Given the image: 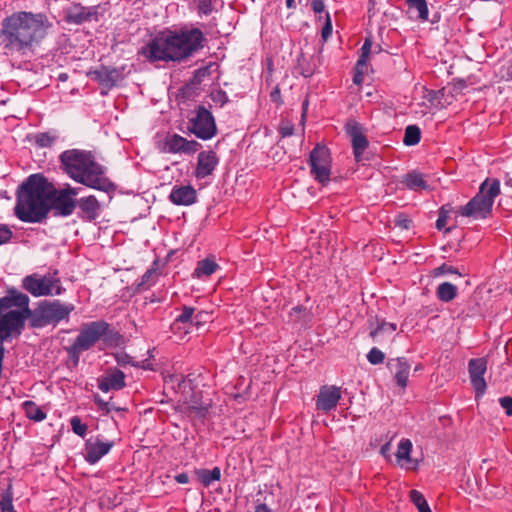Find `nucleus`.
Masks as SVG:
<instances>
[{"instance_id":"nucleus-27","label":"nucleus","mask_w":512,"mask_h":512,"mask_svg":"<svg viewBox=\"0 0 512 512\" xmlns=\"http://www.w3.org/2000/svg\"><path fill=\"white\" fill-rule=\"evenodd\" d=\"M436 295L439 300L450 302L457 296V288L450 282H443L437 287Z\"/></svg>"},{"instance_id":"nucleus-32","label":"nucleus","mask_w":512,"mask_h":512,"mask_svg":"<svg viewBox=\"0 0 512 512\" xmlns=\"http://www.w3.org/2000/svg\"><path fill=\"white\" fill-rule=\"evenodd\" d=\"M410 499L415 504L419 512H432L424 496L419 491L411 490Z\"/></svg>"},{"instance_id":"nucleus-45","label":"nucleus","mask_w":512,"mask_h":512,"mask_svg":"<svg viewBox=\"0 0 512 512\" xmlns=\"http://www.w3.org/2000/svg\"><path fill=\"white\" fill-rule=\"evenodd\" d=\"M447 213H448V210H446V207L443 206L440 209L439 217H438V219L436 221V227H437L438 230H442L443 227L445 226L446 220H447Z\"/></svg>"},{"instance_id":"nucleus-39","label":"nucleus","mask_w":512,"mask_h":512,"mask_svg":"<svg viewBox=\"0 0 512 512\" xmlns=\"http://www.w3.org/2000/svg\"><path fill=\"white\" fill-rule=\"evenodd\" d=\"M199 12L205 15H209L214 10L215 0H197Z\"/></svg>"},{"instance_id":"nucleus-23","label":"nucleus","mask_w":512,"mask_h":512,"mask_svg":"<svg viewBox=\"0 0 512 512\" xmlns=\"http://www.w3.org/2000/svg\"><path fill=\"white\" fill-rule=\"evenodd\" d=\"M77 204L83 217L87 220L91 221L98 217L100 204L94 196L81 198Z\"/></svg>"},{"instance_id":"nucleus-4","label":"nucleus","mask_w":512,"mask_h":512,"mask_svg":"<svg viewBox=\"0 0 512 512\" xmlns=\"http://www.w3.org/2000/svg\"><path fill=\"white\" fill-rule=\"evenodd\" d=\"M64 171L76 182L87 187L108 191L112 183L105 177L104 168L95 161L91 152L71 149L61 153Z\"/></svg>"},{"instance_id":"nucleus-44","label":"nucleus","mask_w":512,"mask_h":512,"mask_svg":"<svg viewBox=\"0 0 512 512\" xmlns=\"http://www.w3.org/2000/svg\"><path fill=\"white\" fill-rule=\"evenodd\" d=\"M326 22H325V25L324 27L322 28V38L324 40H327L331 34H332V23H331V19H330V15L327 13L326 14Z\"/></svg>"},{"instance_id":"nucleus-13","label":"nucleus","mask_w":512,"mask_h":512,"mask_svg":"<svg viewBox=\"0 0 512 512\" xmlns=\"http://www.w3.org/2000/svg\"><path fill=\"white\" fill-rule=\"evenodd\" d=\"M113 446V441H103L99 437H91L85 442L84 458L88 463L95 464L108 454Z\"/></svg>"},{"instance_id":"nucleus-61","label":"nucleus","mask_w":512,"mask_h":512,"mask_svg":"<svg viewBox=\"0 0 512 512\" xmlns=\"http://www.w3.org/2000/svg\"><path fill=\"white\" fill-rule=\"evenodd\" d=\"M277 94H278V91L276 90V91H274V92H272V93H271V97H273V98H274V97H277Z\"/></svg>"},{"instance_id":"nucleus-36","label":"nucleus","mask_w":512,"mask_h":512,"mask_svg":"<svg viewBox=\"0 0 512 512\" xmlns=\"http://www.w3.org/2000/svg\"><path fill=\"white\" fill-rule=\"evenodd\" d=\"M370 50H371V42L368 39H366L361 48V54L357 61L358 67H366Z\"/></svg>"},{"instance_id":"nucleus-28","label":"nucleus","mask_w":512,"mask_h":512,"mask_svg":"<svg viewBox=\"0 0 512 512\" xmlns=\"http://www.w3.org/2000/svg\"><path fill=\"white\" fill-rule=\"evenodd\" d=\"M217 268L218 265L215 263V261L211 259H204L198 262L197 267L193 273V276L197 278H201L203 276H210L217 270Z\"/></svg>"},{"instance_id":"nucleus-24","label":"nucleus","mask_w":512,"mask_h":512,"mask_svg":"<svg viewBox=\"0 0 512 512\" xmlns=\"http://www.w3.org/2000/svg\"><path fill=\"white\" fill-rule=\"evenodd\" d=\"M407 189L413 191L426 190L429 188L424 175L416 170L405 174L400 181Z\"/></svg>"},{"instance_id":"nucleus-29","label":"nucleus","mask_w":512,"mask_h":512,"mask_svg":"<svg viewBox=\"0 0 512 512\" xmlns=\"http://www.w3.org/2000/svg\"><path fill=\"white\" fill-rule=\"evenodd\" d=\"M22 407L25 412V415L31 420L42 421L46 417L42 409L32 401L23 402Z\"/></svg>"},{"instance_id":"nucleus-5","label":"nucleus","mask_w":512,"mask_h":512,"mask_svg":"<svg viewBox=\"0 0 512 512\" xmlns=\"http://www.w3.org/2000/svg\"><path fill=\"white\" fill-rule=\"evenodd\" d=\"M29 297L16 290L0 298V345L13 336H19L30 319Z\"/></svg>"},{"instance_id":"nucleus-16","label":"nucleus","mask_w":512,"mask_h":512,"mask_svg":"<svg viewBox=\"0 0 512 512\" xmlns=\"http://www.w3.org/2000/svg\"><path fill=\"white\" fill-rule=\"evenodd\" d=\"M341 399L340 388L336 386H324L320 389L316 406L318 410L328 412L334 409Z\"/></svg>"},{"instance_id":"nucleus-57","label":"nucleus","mask_w":512,"mask_h":512,"mask_svg":"<svg viewBox=\"0 0 512 512\" xmlns=\"http://www.w3.org/2000/svg\"><path fill=\"white\" fill-rule=\"evenodd\" d=\"M286 5L288 8H292L295 5V1L294 0H286Z\"/></svg>"},{"instance_id":"nucleus-26","label":"nucleus","mask_w":512,"mask_h":512,"mask_svg":"<svg viewBox=\"0 0 512 512\" xmlns=\"http://www.w3.org/2000/svg\"><path fill=\"white\" fill-rule=\"evenodd\" d=\"M198 480L206 487L212 482L218 481L221 477V471L218 467H214L212 470L199 469L195 471Z\"/></svg>"},{"instance_id":"nucleus-2","label":"nucleus","mask_w":512,"mask_h":512,"mask_svg":"<svg viewBox=\"0 0 512 512\" xmlns=\"http://www.w3.org/2000/svg\"><path fill=\"white\" fill-rule=\"evenodd\" d=\"M51 27L52 23L42 13L18 12L2 21L1 35L5 47L20 52L38 45Z\"/></svg>"},{"instance_id":"nucleus-9","label":"nucleus","mask_w":512,"mask_h":512,"mask_svg":"<svg viewBox=\"0 0 512 512\" xmlns=\"http://www.w3.org/2000/svg\"><path fill=\"white\" fill-rule=\"evenodd\" d=\"M23 287L35 297L61 294L59 281L51 276H26L23 279Z\"/></svg>"},{"instance_id":"nucleus-59","label":"nucleus","mask_w":512,"mask_h":512,"mask_svg":"<svg viewBox=\"0 0 512 512\" xmlns=\"http://www.w3.org/2000/svg\"><path fill=\"white\" fill-rule=\"evenodd\" d=\"M311 74H312V72H311V71H308L307 73H306V72H303V75H304L305 77H309Z\"/></svg>"},{"instance_id":"nucleus-60","label":"nucleus","mask_w":512,"mask_h":512,"mask_svg":"<svg viewBox=\"0 0 512 512\" xmlns=\"http://www.w3.org/2000/svg\"><path fill=\"white\" fill-rule=\"evenodd\" d=\"M293 311H295L297 313L301 312V308L299 306H297V307L293 308Z\"/></svg>"},{"instance_id":"nucleus-22","label":"nucleus","mask_w":512,"mask_h":512,"mask_svg":"<svg viewBox=\"0 0 512 512\" xmlns=\"http://www.w3.org/2000/svg\"><path fill=\"white\" fill-rule=\"evenodd\" d=\"M412 443L408 439H402L398 445L396 459L398 464L405 469H414L416 462L410 457Z\"/></svg>"},{"instance_id":"nucleus-20","label":"nucleus","mask_w":512,"mask_h":512,"mask_svg":"<svg viewBox=\"0 0 512 512\" xmlns=\"http://www.w3.org/2000/svg\"><path fill=\"white\" fill-rule=\"evenodd\" d=\"M65 19L72 24H81L92 19L97 20V17L94 8L86 9L80 5H73L67 9Z\"/></svg>"},{"instance_id":"nucleus-15","label":"nucleus","mask_w":512,"mask_h":512,"mask_svg":"<svg viewBox=\"0 0 512 512\" xmlns=\"http://www.w3.org/2000/svg\"><path fill=\"white\" fill-rule=\"evenodd\" d=\"M200 147V144L194 140H187L184 137L174 134L168 137L165 141V150L169 153H195Z\"/></svg>"},{"instance_id":"nucleus-30","label":"nucleus","mask_w":512,"mask_h":512,"mask_svg":"<svg viewBox=\"0 0 512 512\" xmlns=\"http://www.w3.org/2000/svg\"><path fill=\"white\" fill-rule=\"evenodd\" d=\"M412 12L416 13V17L426 20L428 17V8L426 0H406Z\"/></svg>"},{"instance_id":"nucleus-41","label":"nucleus","mask_w":512,"mask_h":512,"mask_svg":"<svg viewBox=\"0 0 512 512\" xmlns=\"http://www.w3.org/2000/svg\"><path fill=\"white\" fill-rule=\"evenodd\" d=\"M95 403L98 405L99 409L103 411L105 414L110 413L112 410H116L112 403L109 401H104L101 397L95 396Z\"/></svg>"},{"instance_id":"nucleus-10","label":"nucleus","mask_w":512,"mask_h":512,"mask_svg":"<svg viewBox=\"0 0 512 512\" xmlns=\"http://www.w3.org/2000/svg\"><path fill=\"white\" fill-rule=\"evenodd\" d=\"M189 130L200 139L212 138L216 133V125L210 111L205 107H199L196 115L190 119Z\"/></svg>"},{"instance_id":"nucleus-47","label":"nucleus","mask_w":512,"mask_h":512,"mask_svg":"<svg viewBox=\"0 0 512 512\" xmlns=\"http://www.w3.org/2000/svg\"><path fill=\"white\" fill-rule=\"evenodd\" d=\"M501 406L506 410V414L512 415V399L510 397H502L499 399Z\"/></svg>"},{"instance_id":"nucleus-37","label":"nucleus","mask_w":512,"mask_h":512,"mask_svg":"<svg viewBox=\"0 0 512 512\" xmlns=\"http://www.w3.org/2000/svg\"><path fill=\"white\" fill-rule=\"evenodd\" d=\"M384 358V353L376 347H373L367 354L368 361L373 365L382 363L384 361Z\"/></svg>"},{"instance_id":"nucleus-51","label":"nucleus","mask_w":512,"mask_h":512,"mask_svg":"<svg viewBox=\"0 0 512 512\" xmlns=\"http://www.w3.org/2000/svg\"><path fill=\"white\" fill-rule=\"evenodd\" d=\"M356 69H357V72H356V74L354 76L353 81L356 84H360L362 82V76H363V74L366 71V67H358V65H357Z\"/></svg>"},{"instance_id":"nucleus-54","label":"nucleus","mask_w":512,"mask_h":512,"mask_svg":"<svg viewBox=\"0 0 512 512\" xmlns=\"http://www.w3.org/2000/svg\"><path fill=\"white\" fill-rule=\"evenodd\" d=\"M176 480L178 483L186 484L189 481V477L187 474L182 473L176 476Z\"/></svg>"},{"instance_id":"nucleus-48","label":"nucleus","mask_w":512,"mask_h":512,"mask_svg":"<svg viewBox=\"0 0 512 512\" xmlns=\"http://www.w3.org/2000/svg\"><path fill=\"white\" fill-rule=\"evenodd\" d=\"M156 274L155 270H148L143 276L141 280V285L150 286L152 283V280Z\"/></svg>"},{"instance_id":"nucleus-14","label":"nucleus","mask_w":512,"mask_h":512,"mask_svg":"<svg viewBox=\"0 0 512 512\" xmlns=\"http://www.w3.org/2000/svg\"><path fill=\"white\" fill-rule=\"evenodd\" d=\"M487 365L483 358L471 359L469 361V374L471 383L476 391L477 396L482 395L486 390V382L483 378Z\"/></svg>"},{"instance_id":"nucleus-6","label":"nucleus","mask_w":512,"mask_h":512,"mask_svg":"<svg viewBox=\"0 0 512 512\" xmlns=\"http://www.w3.org/2000/svg\"><path fill=\"white\" fill-rule=\"evenodd\" d=\"M500 194V181L496 178H486L480 185L478 193L456 213L475 220L490 216L495 198Z\"/></svg>"},{"instance_id":"nucleus-63","label":"nucleus","mask_w":512,"mask_h":512,"mask_svg":"<svg viewBox=\"0 0 512 512\" xmlns=\"http://www.w3.org/2000/svg\"><path fill=\"white\" fill-rule=\"evenodd\" d=\"M307 103H303L304 110L306 109Z\"/></svg>"},{"instance_id":"nucleus-55","label":"nucleus","mask_w":512,"mask_h":512,"mask_svg":"<svg viewBox=\"0 0 512 512\" xmlns=\"http://www.w3.org/2000/svg\"><path fill=\"white\" fill-rule=\"evenodd\" d=\"M255 512H270V510L265 504H260L256 507Z\"/></svg>"},{"instance_id":"nucleus-62","label":"nucleus","mask_w":512,"mask_h":512,"mask_svg":"<svg viewBox=\"0 0 512 512\" xmlns=\"http://www.w3.org/2000/svg\"><path fill=\"white\" fill-rule=\"evenodd\" d=\"M198 73H199V74H204V73H205V71L198 70Z\"/></svg>"},{"instance_id":"nucleus-52","label":"nucleus","mask_w":512,"mask_h":512,"mask_svg":"<svg viewBox=\"0 0 512 512\" xmlns=\"http://www.w3.org/2000/svg\"><path fill=\"white\" fill-rule=\"evenodd\" d=\"M37 142H38L41 146H48V145H50V143H51V139H50V137H49V136H47V135H41V136L38 138Z\"/></svg>"},{"instance_id":"nucleus-43","label":"nucleus","mask_w":512,"mask_h":512,"mask_svg":"<svg viewBox=\"0 0 512 512\" xmlns=\"http://www.w3.org/2000/svg\"><path fill=\"white\" fill-rule=\"evenodd\" d=\"M11 238V229L6 225H0V245L7 243Z\"/></svg>"},{"instance_id":"nucleus-21","label":"nucleus","mask_w":512,"mask_h":512,"mask_svg":"<svg viewBox=\"0 0 512 512\" xmlns=\"http://www.w3.org/2000/svg\"><path fill=\"white\" fill-rule=\"evenodd\" d=\"M125 386V375L120 370H114L99 383V389L105 393L109 390H119Z\"/></svg>"},{"instance_id":"nucleus-38","label":"nucleus","mask_w":512,"mask_h":512,"mask_svg":"<svg viewBox=\"0 0 512 512\" xmlns=\"http://www.w3.org/2000/svg\"><path fill=\"white\" fill-rule=\"evenodd\" d=\"M72 430L75 434L84 437L87 432V425L82 423L80 418L73 417L70 421Z\"/></svg>"},{"instance_id":"nucleus-1","label":"nucleus","mask_w":512,"mask_h":512,"mask_svg":"<svg viewBox=\"0 0 512 512\" xmlns=\"http://www.w3.org/2000/svg\"><path fill=\"white\" fill-rule=\"evenodd\" d=\"M203 33L199 29L163 31L142 47L141 54L149 61H181L202 47Z\"/></svg>"},{"instance_id":"nucleus-17","label":"nucleus","mask_w":512,"mask_h":512,"mask_svg":"<svg viewBox=\"0 0 512 512\" xmlns=\"http://www.w3.org/2000/svg\"><path fill=\"white\" fill-rule=\"evenodd\" d=\"M347 131L352 140L355 159L360 161L362 159L363 152L368 146V141L362 134L360 126L355 122L347 125Z\"/></svg>"},{"instance_id":"nucleus-11","label":"nucleus","mask_w":512,"mask_h":512,"mask_svg":"<svg viewBox=\"0 0 512 512\" xmlns=\"http://www.w3.org/2000/svg\"><path fill=\"white\" fill-rule=\"evenodd\" d=\"M80 191V188H72L70 186L55 190L52 187L51 208L56 215L69 216L73 213L76 202L73 199Z\"/></svg>"},{"instance_id":"nucleus-18","label":"nucleus","mask_w":512,"mask_h":512,"mask_svg":"<svg viewBox=\"0 0 512 512\" xmlns=\"http://www.w3.org/2000/svg\"><path fill=\"white\" fill-rule=\"evenodd\" d=\"M218 164V158L213 151H204L198 155L196 177L205 178L210 175Z\"/></svg>"},{"instance_id":"nucleus-64","label":"nucleus","mask_w":512,"mask_h":512,"mask_svg":"<svg viewBox=\"0 0 512 512\" xmlns=\"http://www.w3.org/2000/svg\"><path fill=\"white\" fill-rule=\"evenodd\" d=\"M510 399H512V396L510 397Z\"/></svg>"},{"instance_id":"nucleus-53","label":"nucleus","mask_w":512,"mask_h":512,"mask_svg":"<svg viewBox=\"0 0 512 512\" xmlns=\"http://www.w3.org/2000/svg\"><path fill=\"white\" fill-rule=\"evenodd\" d=\"M281 134L283 136H290L293 134V127L291 125H284L281 127Z\"/></svg>"},{"instance_id":"nucleus-50","label":"nucleus","mask_w":512,"mask_h":512,"mask_svg":"<svg viewBox=\"0 0 512 512\" xmlns=\"http://www.w3.org/2000/svg\"><path fill=\"white\" fill-rule=\"evenodd\" d=\"M1 512H14L12 502L9 498H4L0 502Z\"/></svg>"},{"instance_id":"nucleus-58","label":"nucleus","mask_w":512,"mask_h":512,"mask_svg":"<svg viewBox=\"0 0 512 512\" xmlns=\"http://www.w3.org/2000/svg\"><path fill=\"white\" fill-rule=\"evenodd\" d=\"M505 186L510 187L512 189V178H509L505 181Z\"/></svg>"},{"instance_id":"nucleus-7","label":"nucleus","mask_w":512,"mask_h":512,"mask_svg":"<svg viewBox=\"0 0 512 512\" xmlns=\"http://www.w3.org/2000/svg\"><path fill=\"white\" fill-rule=\"evenodd\" d=\"M74 310V305L61 303L59 300L42 301L39 306L31 310L30 324L34 328H41L67 318Z\"/></svg>"},{"instance_id":"nucleus-12","label":"nucleus","mask_w":512,"mask_h":512,"mask_svg":"<svg viewBox=\"0 0 512 512\" xmlns=\"http://www.w3.org/2000/svg\"><path fill=\"white\" fill-rule=\"evenodd\" d=\"M311 172L315 179L325 183L330 177V154L324 146H316L310 154Z\"/></svg>"},{"instance_id":"nucleus-35","label":"nucleus","mask_w":512,"mask_h":512,"mask_svg":"<svg viewBox=\"0 0 512 512\" xmlns=\"http://www.w3.org/2000/svg\"><path fill=\"white\" fill-rule=\"evenodd\" d=\"M193 315H194V308L184 306L181 314L176 318V322L174 323V325H176V323H178V322L184 323V324L189 323L192 325Z\"/></svg>"},{"instance_id":"nucleus-33","label":"nucleus","mask_w":512,"mask_h":512,"mask_svg":"<svg viewBox=\"0 0 512 512\" xmlns=\"http://www.w3.org/2000/svg\"><path fill=\"white\" fill-rule=\"evenodd\" d=\"M97 79L106 87H111L116 82V72L106 69L95 72Z\"/></svg>"},{"instance_id":"nucleus-19","label":"nucleus","mask_w":512,"mask_h":512,"mask_svg":"<svg viewBox=\"0 0 512 512\" xmlns=\"http://www.w3.org/2000/svg\"><path fill=\"white\" fill-rule=\"evenodd\" d=\"M169 198L176 205H191L196 201V190L190 185L174 186Z\"/></svg>"},{"instance_id":"nucleus-46","label":"nucleus","mask_w":512,"mask_h":512,"mask_svg":"<svg viewBox=\"0 0 512 512\" xmlns=\"http://www.w3.org/2000/svg\"><path fill=\"white\" fill-rule=\"evenodd\" d=\"M394 222L397 227L402 229H408L410 225V220L404 214L397 215Z\"/></svg>"},{"instance_id":"nucleus-49","label":"nucleus","mask_w":512,"mask_h":512,"mask_svg":"<svg viewBox=\"0 0 512 512\" xmlns=\"http://www.w3.org/2000/svg\"><path fill=\"white\" fill-rule=\"evenodd\" d=\"M312 9L315 13H322L325 9L324 0H312L311 1Z\"/></svg>"},{"instance_id":"nucleus-56","label":"nucleus","mask_w":512,"mask_h":512,"mask_svg":"<svg viewBox=\"0 0 512 512\" xmlns=\"http://www.w3.org/2000/svg\"><path fill=\"white\" fill-rule=\"evenodd\" d=\"M389 450H390V444H389V443H387V444H385V445H383V446L381 447L380 452H381V454H382V455L386 456V455H387V453L389 452Z\"/></svg>"},{"instance_id":"nucleus-40","label":"nucleus","mask_w":512,"mask_h":512,"mask_svg":"<svg viewBox=\"0 0 512 512\" xmlns=\"http://www.w3.org/2000/svg\"><path fill=\"white\" fill-rule=\"evenodd\" d=\"M448 274H457V275L461 276V274L458 272V270L456 268H454L453 266L447 265V264H443L434 270L435 276L448 275Z\"/></svg>"},{"instance_id":"nucleus-31","label":"nucleus","mask_w":512,"mask_h":512,"mask_svg":"<svg viewBox=\"0 0 512 512\" xmlns=\"http://www.w3.org/2000/svg\"><path fill=\"white\" fill-rule=\"evenodd\" d=\"M420 129L415 125L407 126L405 129L404 135V144L407 146H412L417 144L420 141Z\"/></svg>"},{"instance_id":"nucleus-8","label":"nucleus","mask_w":512,"mask_h":512,"mask_svg":"<svg viewBox=\"0 0 512 512\" xmlns=\"http://www.w3.org/2000/svg\"><path fill=\"white\" fill-rule=\"evenodd\" d=\"M109 329V324L103 320L84 323L79 329V334L69 348V353L78 358V355L93 347L102 339Z\"/></svg>"},{"instance_id":"nucleus-3","label":"nucleus","mask_w":512,"mask_h":512,"mask_svg":"<svg viewBox=\"0 0 512 512\" xmlns=\"http://www.w3.org/2000/svg\"><path fill=\"white\" fill-rule=\"evenodd\" d=\"M52 186L39 175H31L18 191L15 213L23 222H40L51 209Z\"/></svg>"},{"instance_id":"nucleus-42","label":"nucleus","mask_w":512,"mask_h":512,"mask_svg":"<svg viewBox=\"0 0 512 512\" xmlns=\"http://www.w3.org/2000/svg\"><path fill=\"white\" fill-rule=\"evenodd\" d=\"M209 318H210L209 313H207L205 311H199L196 314L194 313L192 325H195L198 327L201 324L206 323L209 320Z\"/></svg>"},{"instance_id":"nucleus-34","label":"nucleus","mask_w":512,"mask_h":512,"mask_svg":"<svg viewBox=\"0 0 512 512\" xmlns=\"http://www.w3.org/2000/svg\"><path fill=\"white\" fill-rule=\"evenodd\" d=\"M396 330V325L393 323L382 322L378 327L370 332L371 337L379 342L378 337L382 334H392Z\"/></svg>"},{"instance_id":"nucleus-25","label":"nucleus","mask_w":512,"mask_h":512,"mask_svg":"<svg viewBox=\"0 0 512 512\" xmlns=\"http://www.w3.org/2000/svg\"><path fill=\"white\" fill-rule=\"evenodd\" d=\"M391 369L395 370V379L399 386L405 387L407 385L410 365L403 358H398L389 363Z\"/></svg>"}]
</instances>
